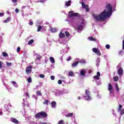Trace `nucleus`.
<instances>
[{"label": "nucleus", "instance_id": "5fc2aeb1", "mask_svg": "<svg viewBox=\"0 0 124 124\" xmlns=\"http://www.w3.org/2000/svg\"><path fill=\"white\" fill-rule=\"evenodd\" d=\"M62 80L59 79L58 80V84H59V85H62Z\"/></svg>", "mask_w": 124, "mask_h": 124}, {"label": "nucleus", "instance_id": "37998d69", "mask_svg": "<svg viewBox=\"0 0 124 124\" xmlns=\"http://www.w3.org/2000/svg\"><path fill=\"white\" fill-rule=\"evenodd\" d=\"M96 83L97 85H101V81L100 80H96Z\"/></svg>", "mask_w": 124, "mask_h": 124}, {"label": "nucleus", "instance_id": "6e6552de", "mask_svg": "<svg viewBox=\"0 0 124 124\" xmlns=\"http://www.w3.org/2000/svg\"><path fill=\"white\" fill-rule=\"evenodd\" d=\"M118 113H119L120 115L122 116L124 114V109L123 108V106L122 105H119V107L117 109Z\"/></svg>", "mask_w": 124, "mask_h": 124}, {"label": "nucleus", "instance_id": "2eb2a0df", "mask_svg": "<svg viewBox=\"0 0 124 124\" xmlns=\"http://www.w3.org/2000/svg\"><path fill=\"white\" fill-rule=\"evenodd\" d=\"M32 68V65L29 66L27 67V69L26 70V73L27 74H30L31 72V69Z\"/></svg>", "mask_w": 124, "mask_h": 124}, {"label": "nucleus", "instance_id": "13d9d810", "mask_svg": "<svg viewBox=\"0 0 124 124\" xmlns=\"http://www.w3.org/2000/svg\"><path fill=\"white\" fill-rule=\"evenodd\" d=\"M4 16V14L3 13H0V17H3Z\"/></svg>", "mask_w": 124, "mask_h": 124}, {"label": "nucleus", "instance_id": "3c124183", "mask_svg": "<svg viewBox=\"0 0 124 124\" xmlns=\"http://www.w3.org/2000/svg\"><path fill=\"white\" fill-rule=\"evenodd\" d=\"M39 84H40V85H38V86H36V89H38V88H40V87H41V86H42V83L40 82Z\"/></svg>", "mask_w": 124, "mask_h": 124}, {"label": "nucleus", "instance_id": "8fccbe9b", "mask_svg": "<svg viewBox=\"0 0 124 124\" xmlns=\"http://www.w3.org/2000/svg\"><path fill=\"white\" fill-rule=\"evenodd\" d=\"M39 77H40V78H45V75H44L43 74H40Z\"/></svg>", "mask_w": 124, "mask_h": 124}, {"label": "nucleus", "instance_id": "e2e57ef3", "mask_svg": "<svg viewBox=\"0 0 124 124\" xmlns=\"http://www.w3.org/2000/svg\"><path fill=\"white\" fill-rule=\"evenodd\" d=\"M112 114H113V115H114V116H116V113H115V110H114V109H112Z\"/></svg>", "mask_w": 124, "mask_h": 124}, {"label": "nucleus", "instance_id": "4c0bfd02", "mask_svg": "<svg viewBox=\"0 0 124 124\" xmlns=\"http://www.w3.org/2000/svg\"><path fill=\"white\" fill-rule=\"evenodd\" d=\"M27 80L28 83H31V78H28Z\"/></svg>", "mask_w": 124, "mask_h": 124}, {"label": "nucleus", "instance_id": "a18cd8bd", "mask_svg": "<svg viewBox=\"0 0 124 124\" xmlns=\"http://www.w3.org/2000/svg\"><path fill=\"white\" fill-rule=\"evenodd\" d=\"M29 25L30 26H32V25H33V22H32V20L31 19L30 20Z\"/></svg>", "mask_w": 124, "mask_h": 124}, {"label": "nucleus", "instance_id": "79ce46f5", "mask_svg": "<svg viewBox=\"0 0 124 124\" xmlns=\"http://www.w3.org/2000/svg\"><path fill=\"white\" fill-rule=\"evenodd\" d=\"M118 80L119 78L117 76L114 78V81H115V82H117V81H118Z\"/></svg>", "mask_w": 124, "mask_h": 124}, {"label": "nucleus", "instance_id": "4468645a", "mask_svg": "<svg viewBox=\"0 0 124 124\" xmlns=\"http://www.w3.org/2000/svg\"><path fill=\"white\" fill-rule=\"evenodd\" d=\"M117 73L120 77H122V76H123V73H124V70H123V68L122 67H120L119 68L117 71Z\"/></svg>", "mask_w": 124, "mask_h": 124}, {"label": "nucleus", "instance_id": "7c9ffc66", "mask_svg": "<svg viewBox=\"0 0 124 124\" xmlns=\"http://www.w3.org/2000/svg\"><path fill=\"white\" fill-rule=\"evenodd\" d=\"M10 20H11V17H8L6 20H5L3 21V23H8V22H10Z\"/></svg>", "mask_w": 124, "mask_h": 124}, {"label": "nucleus", "instance_id": "473e14b6", "mask_svg": "<svg viewBox=\"0 0 124 124\" xmlns=\"http://www.w3.org/2000/svg\"><path fill=\"white\" fill-rule=\"evenodd\" d=\"M42 28H43V27H42V26H40V25L38 26L37 31H40L42 30Z\"/></svg>", "mask_w": 124, "mask_h": 124}, {"label": "nucleus", "instance_id": "f3484780", "mask_svg": "<svg viewBox=\"0 0 124 124\" xmlns=\"http://www.w3.org/2000/svg\"><path fill=\"white\" fill-rule=\"evenodd\" d=\"M11 122H12V123H14V124H20V122L18 121L17 119L13 117L11 118Z\"/></svg>", "mask_w": 124, "mask_h": 124}, {"label": "nucleus", "instance_id": "9b49d317", "mask_svg": "<svg viewBox=\"0 0 124 124\" xmlns=\"http://www.w3.org/2000/svg\"><path fill=\"white\" fill-rule=\"evenodd\" d=\"M64 93V91L63 90H59L56 92L55 95L56 96H60Z\"/></svg>", "mask_w": 124, "mask_h": 124}, {"label": "nucleus", "instance_id": "49530a36", "mask_svg": "<svg viewBox=\"0 0 124 124\" xmlns=\"http://www.w3.org/2000/svg\"><path fill=\"white\" fill-rule=\"evenodd\" d=\"M25 119L27 121H29L30 119H31V116H25Z\"/></svg>", "mask_w": 124, "mask_h": 124}, {"label": "nucleus", "instance_id": "ddd939ff", "mask_svg": "<svg viewBox=\"0 0 124 124\" xmlns=\"http://www.w3.org/2000/svg\"><path fill=\"white\" fill-rule=\"evenodd\" d=\"M108 89V91L110 92V95H112V94H113L114 93V90H113V87L112 86L111 84H109Z\"/></svg>", "mask_w": 124, "mask_h": 124}, {"label": "nucleus", "instance_id": "69168bd1", "mask_svg": "<svg viewBox=\"0 0 124 124\" xmlns=\"http://www.w3.org/2000/svg\"><path fill=\"white\" fill-rule=\"evenodd\" d=\"M26 54H27V51L24 50L23 51V55H24V56H26Z\"/></svg>", "mask_w": 124, "mask_h": 124}, {"label": "nucleus", "instance_id": "cd10ccee", "mask_svg": "<svg viewBox=\"0 0 124 124\" xmlns=\"http://www.w3.org/2000/svg\"><path fill=\"white\" fill-rule=\"evenodd\" d=\"M56 103L55 101H52L51 102V107L52 108H56Z\"/></svg>", "mask_w": 124, "mask_h": 124}, {"label": "nucleus", "instance_id": "20e7f679", "mask_svg": "<svg viewBox=\"0 0 124 124\" xmlns=\"http://www.w3.org/2000/svg\"><path fill=\"white\" fill-rule=\"evenodd\" d=\"M46 117H47V113L44 111L40 112L35 115V119H42V118Z\"/></svg>", "mask_w": 124, "mask_h": 124}, {"label": "nucleus", "instance_id": "c03bdc74", "mask_svg": "<svg viewBox=\"0 0 124 124\" xmlns=\"http://www.w3.org/2000/svg\"><path fill=\"white\" fill-rule=\"evenodd\" d=\"M6 65H7V66H11V65H12V63L11 62H7Z\"/></svg>", "mask_w": 124, "mask_h": 124}, {"label": "nucleus", "instance_id": "58836bf2", "mask_svg": "<svg viewBox=\"0 0 124 124\" xmlns=\"http://www.w3.org/2000/svg\"><path fill=\"white\" fill-rule=\"evenodd\" d=\"M64 123V121H63V120H60V121L59 122V123H58V124H63Z\"/></svg>", "mask_w": 124, "mask_h": 124}, {"label": "nucleus", "instance_id": "338daca9", "mask_svg": "<svg viewBox=\"0 0 124 124\" xmlns=\"http://www.w3.org/2000/svg\"><path fill=\"white\" fill-rule=\"evenodd\" d=\"M50 67H51V68H55V66L54 65V64H51L50 65Z\"/></svg>", "mask_w": 124, "mask_h": 124}, {"label": "nucleus", "instance_id": "680f3d73", "mask_svg": "<svg viewBox=\"0 0 124 124\" xmlns=\"http://www.w3.org/2000/svg\"><path fill=\"white\" fill-rule=\"evenodd\" d=\"M44 62L45 63H47V62H48V59H45Z\"/></svg>", "mask_w": 124, "mask_h": 124}, {"label": "nucleus", "instance_id": "ea45409f", "mask_svg": "<svg viewBox=\"0 0 124 124\" xmlns=\"http://www.w3.org/2000/svg\"><path fill=\"white\" fill-rule=\"evenodd\" d=\"M2 55L4 56V57H8V54L6 53V52H2Z\"/></svg>", "mask_w": 124, "mask_h": 124}, {"label": "nucleus", "instance_id": "a19ab883", "mask_svg": "<svg viewBox=\"0 0 124 124\" xmlns=\"http://www.w3.org/2000/svg\"><path fill=\"white\" fill-rule=\"evenodd\" d=\"M45 1H47V0H40L38 2H42V3H45Z\"/></svg>", "mask_w": 124, "mask_h": 124}, {"label": "nucleus", "instance_id": "a211bd4d", "mask_svg": "<svg viewBox=\"0 0 124 124\" xmlns=\"http://www.w3.org/2000/svg\"><path fill=\"white\" fill-rule=\"evenodd\" d=\"M99 77H100V73L99 72H97V75L93 77V79L96 80V81L99 80Z\"/></svg>", "mask_w": 124, "mask_h": 124}, {"label": "nucleus", "instance_id": "f8f14e48", "mask_svg": "<svg viewBox=\"0 0 124 124\" xmlns=\"http://www.w3.org/2000/svg\"><path fill=\"white\" fill-rule=\"evenodd\" d=\"M76 61H78V63H81L82 64H86L87 63V61L85 59H82L81 60L77 58L76 59Z\"/></svg>", "mask_w": 124, "mask_h": 124}, {"label": "nucleus", "instance_id": "dca6fc26", "mask_svg": "<svg viewBox=\"0 0 124 124\" xmlns=\"http://www.w3.org/2000/svg\"><path fill=\"white\" fill-rule=\"evenodd\" d=\"M88 71V69H82L80 70V75L81 76H85L86 75V73H87V71Z\"/></svg>", "mask_w": 124, "mask_h": 124}, {"label": "nucleus", "instance_id": "6ab92c4d", "mask_svg": "<svg viewBox=\"0 0 124 124\" xmlns=\"http://www.w3.org/2000/svg\"><path fill=\"white\" fill-rule=\"evenodd\" d=\"M64 33H65V36L67 37L68 40H70L71 38L70 37H69V36H70V33H69L68 31H65V30H64Z\"/></svg>", "mask_w": 124, "mask_h": 124}, {"label": "nucleus", "instance_id": "0eeeda50", "mask_svg": "<svg viewBox=\"0 0 124 124\" xmlns=\"http://www.w3.org/2000/svg\"><path fill=\"white\" fill-rule=\"evenodd\" d=\"M34 56L36 57V59L35 60V62L36 64H38V62H40V60L42 59V57L38 53H35Z\"/></svg>", "mask_w": 124, "mask_h": 124}, {"label": "nucleus", "instance_id": "052dcab7", "mask_svg": "<svg viewBox=\"0 0 124 124\" xmlns=\"http://www.w3.org/2000/svg\"><path fill=\"white\" fill-rule=\"evenodd\" d=\"M50 79H51V80H55V76H52L50 77Z\"/></svg>", "mask_w": 124, "mask_h": 124}, {"label": "nucleus", "instance_id": "bf43d9fd", "mask_svg": "<svg viewBox=\"0 0 124 124\" xmlns=\"http://www.w3.org/2000/svg\"><path fill=\"white\" fill-rule=\"evenodd\" d=\"M15 11L16 13H19V9H18L17 8H16Z\"/></svg>", "mask_w": 124, "mask_h": 124}, {"label": "nucleus", "instance_id": "72a5a7b5", "mask_svg": "<svg viewBox=\"0 0 124 124\" xmlns=\"http://www.w3.org/2000/svg\"><path fill=\"white\" fill-rule=\"evenodd\" d=\"M43 104L45 105H48V104H49V101L48 100H45L43 102Z\"/></svg>", "mask_w": 124, "mask_h": 124}, {"label": "nucleus", "instance_id": "c85d7f7f", "mask_svg": "<svg viewBox=\"0 0 124 124\" xmlns=\"http://www.w3.org/2000/svg\"><path fill=\"white\" fill-rule=\"evenodd\" d=\"M49 60L51 63H55V59L53 57H50Z\"/></svg>", "mask_w": 124, "mask_h": 124}, {"label": "nucleus", "instance_id": "4be33fe9", "mask_svg": "<svg viewBox=\"0 0 124 124\" xmlns=\"http://www.w3.org/2000/svg\"><path fill=\"white\" fill-rule=\"evenodd\" d=\"M49 31H51V32H57V31H58V29L57 28L50 27Z\"/></svg>", "mask_w": 124, "mask_h": 124}, {"label": "nucleus", "instance_id": "603ef678", "mask_svg": "<svg viewBox=\"0 0 124 124\" xmlns=\"http://www.w3.org/2000/svg\"><path fill=\"white\" fill-rule=\"evenodd\" d=\"M20 50H21V48L20 46H18L16 49L17 53H19V52H20Z\"/></svg>", "mask_w": 124, "mask_h": 124}, {"label": "nucleus", "instance_id": "c9c22d12", "mask_svg": "<svg viewBox=\"0 0 124 124\" xmlns=\"http://www.w3.org/2000/svg\"><path fill=\"white\" fill-rule=\"evenodd\" d=\"M32 43H33V39L30 40L28 42L29 45H31Z\"/></svg>", "mask_w": 124, "mask_h": 124}, {"label": "nucleus", "instance_id": "1a4fd4ad", "mask_svg": "<svg viewBox=\"0 0 124 124\" xmlns=\"http://www.w3.org/2000/svg\"><path fill=\"white\" fill-rule=\"evenodd\" d=\"M92 51L93 52V53L96 54V55H97L99 57L101 56V53L100 52V51H99V49H97V48L94 47L93 48Z\"/></svg>", "mask_w": 124, "mask_h": 124}, {"label": "nucleus", "instance_id": "f257e3e1", "mask_svg": "<svg viewBox=\"0 0 124 124\" xmlns=\"http://www.w3.org/2000/svg\"><path fill=\"white\" fill-rule=\"evenodd\" d=\"M69 14L70 23L72 26L75 27V28H77L78 32H81V31H83V29H84L85 20L82 19L79 21L78 19H77V17L79 16V14L75 13L73 11H70Z\"/></svg>", "mask_w": 124, "mask_h": 124}, {"label": "nucleus", "instance_id": "de8ad7c7", "mask_svg": "<svg viewBox=\"0 0 124 124\" xmlns=\"http://www.w3.org/2000/svg\"><path fill=\"white\" fill-rule=\"evenodd\" d=\"M85 9L87 12H89V11H90V8H89V6H87Z\"/></svg>", "mask_w": 124, "mask_h": 124}, {"label": "nucleus", "instance_id": "aec40b11", "mask_svg": "<svg viewBox=\"0 0 124 124\" xmlns=\"http://www.w3.org/2000/svg\"><path fill=\"white\" fill-rule=\"evenodd\" d=\"M10 107H11V105H5V111H6L7 112H10Z\"/></svg>", "mask_w": 124, "mask_h": 124}, {"label": "nucleus", "instance_id": "864d4df0", "mask_svg": "<svg viewBox=\"0 0 124 124\" xmlns=\"http://www.w3.org/2000/svg\"><path fill=\"white\" fill-rule=\"evenodd\" d=\"M32 97L33 98H35L36 100H37V96H36V95H32Z\"/></svg>", "mask_w": 124, "mask_h": 124}, {"label": "nucleus", "instance_id": "774afa93", "mask_svg": "<svg viewBox=\"0 0 124 124\" xmlns=\"http://www.w3.org/2000/svg\"><path fill=\"white\" fill-rule=\"evenodd\" d=\"M3 114L2 111L0 110V116H2Z\"/></svg>", "mask_w": 124, "mask_h": 124}, {"label": "nucleus", "instance_id": "423d86ee", "mask_svg": "<svg viewBox=\"0 0 124 124\" xmlns=\"http://www.w3.org/2000/svg\"><path fill=\"white\" fill-rule=\"evenodd\" d=\"M24 96H26V98L23 99V101L22 103L23 105H24V106H27V107H29V106H30V105H29V102L27 101V99H28V97H29V93H26Z\"/></svg>", "mask_w": 124, "mask_h": 124}, {"label": "nucleus", "instance_id": "4d7b16f0", "mask_svg": "<svg viewBox=\"0 0 124 124\" xmlns=\"http://www.w3.org/2000/svg\"><path fill=\"white\" fill-rule=\"evenodd\" d=\"M106 49H110V45H106Z\"/></svg>", "mask_w": 124, "mask_h": 124}, {"label": "nucleus", "instance_id": "393cba45", "mask_svg": "<svg viewBox=\"0 0 124 124\" xmlns=\"http://www.w3.org/2000/svg\"><path fill=\"white\" fill-rule=\"evenodd\" d=\"M71 3H72L71 0H70L68 1H65V5L66 6H70V5H71Z\"/></svg>", "mask_w": 124, "mask_h": 124}, {"label": "nucleus", "instance_id": "39448f33", "mask_svg": "<svg viewBox=\"0 0 124 124\" xmlns=\"http://www.w3.org/2000/svg\"><path fill=\"white\" fill-rule=\"evenodd\" d=\"M85 100L87 101H91L92 100V97L91 96V93L88 90H86L85 95L84 96Z\"/></svg>", "mask_w": 124, "mask_h": 124}, {"label": "nucleus", "instance_id": "0e129e2a", "mask_svg": "<svg viewBox=\"0 0 124 124\" xmlns=\"http://www.w3.org/2000/svg\"><path fill=\"white\" fill-rule=\"evenodd\" d=\"M12 0L14 3H16V2L18 1L17 0Z\"/></svg>", "mask_w": 124, "mask_h": 124}, {"label": "nucleus", "instance_id": "6e6d98bb", "mask_svg": "<svg viewBox=\"0 0 124 124\" xmlns=\"http://www.w3.org/2000/svg\"><path fill=\"white\" fill-rule=\"evenodd\" d=\"M1 68H2V62L0 61V69H1Z\"/></svg>", "mask_w": 124, "mask_h": 124}, {"label": "nucleus", "instance_id": "f03ea898", "mask_svg": "<svg viewBox=\"0 0 124 124\" xmlns=\"http://www.w3.org/2000/svg\"><path fill=\"white\" fill-rule=\"evenodd\" d=\"M112 13V5L108 4L106 10H104L100 15L93 14H92V16L95 22H101L102 21H105L107 18L110 17Z\"/></svg>", "mask_w": 124, "mask_h": 124}, {"label": "nucleus", "instance_id": "5701e85b", "mask_svg": "<svg viewBox=\"0 0 124 124\" xmlns=\"http://www.w3.org/2000/svg\"><path fill=\"white\" fill-rule=\"evenodd\" d=\"M75 61H76V62H74L72 65V66L73 67H76V66H77V65H78L79 63L78 60H76V59H75Z\"/></svg>", "mask_w": 124, "mask_h": 124}, {"label": "nucleus", "instance_id": "09e8293b", "mask_svg": "<svg viewBox=\"0 0 124 124\" xmlns=\"http://www.w3.org/2000/svg\"><path fill=\"white\" fill-rule=\"evenodd\" d=\"M71 57L69 56L67 59H66V61L67 62H69V61H71Z\"/></svg>", "mask_w": 124, "mask_h": 124}, {"label": "nucleus", "instance_id": "f704fd0d", "mask_svg": "<svg viewBox=\"0 0 124 124\" xmlns=\"http://www.w3.org/2000/svg\"><path fill=\"white\" fill-rule=\"evenodd\" d=\"M36 94L39 96H41L42 95V93H41V92L40 91H37Z\"/></svg>", "mask_w": 124, "mask_h": 124}, {"label": "nucleus", "instance_id": "9d476101", "mask_svg": "<svg viewBox=\"0 0 124 124\" xmlns=\"http://www.w3.org/2000/svg\"><path fill=\"white\" fill-rule=\"evenodd\" d=\"M64 113L65 114H63V115L66 117V118H70L73 116V113H69L67 110H65Z\"/></svg>", "mask_w": 124, "mask_h": 124}, {"label": "nucleus", "instance_id": "7ed1b4c3", "mask_svg": "<svg viewBox=\"0 0 124 124\" xmlns=\"http://www.w3.org/2000/svg\"><path fill=\"white\" fill-rule=\"evenodd\" d=\"M59 39L58 41L59 43L63 44V45H65L66 44V41L63 40L62 38L65 37V34H64V29H62L61 30L60 33L59 34Z\"/></svg>", "mask_w": 124, "mask_h": 124}, {"label": "nucleus", "instance_id": "2f4dec72", "mask_svg": "<svg viewBox=\"0 0 124 124\" xmlns=\"http://www.w3.org/2000/svg\"><path fill=\"white\" fill-rule=\"evenodd\" d=\"M81 5H82V8H83V9H85V8H86L87 6H88V5L85 4V3H84V2H81Z\"/></svg>", "mask_w": 124, "mask_h": 124}, {"label": "nucleus", "instance_id": "b1692460", "mask_svg": "<svg viewBox=\"0 0 124 124\" xmlns=\"http://www.w3.org/2000/svg\"><path fill=\"white\" fill-rule=\"evenodd\" d=\"M11 83L12 84V85H13L14 87H15V88H18V84L17 83V82L14 81H11Z\"/></svg>", "mask_w": 124, "mask_h": 124}, {"label": "nucleus", "instance_id": "c756f323", "mask_svg": "<svg viewBox=\"0 0 124 124\" xmlns=\"http://www.w3.org/2000/svg\"><path fill=\"white\" fill-rule=\"evenodd\" d=\"M68 75L71 76V77H74V73L72 71H70L68 73Z\"/></svg>", "mask_w": 124, "mask_h": 124}, {"label": "nucleus", "instance_id": "a878e982", "mask_svg": "<svg viewBox=\"0 0 124 124\" xmlns=\"http://www.w3.org/2000/svg\"><path fill=\"white\" fill-rule=\"evenodd\" d=\"M96 62V66H97V67H98V66H99V63L100 62V59L99 58V57L97 58Z\"/></svg>", "mask_w": 124, "mask_h": 124}, {"label": "nucleus", "instance_id": "e433bc0d", "mask_svg": "<svg viewBox=\"0 0 124 124\" xmlns=\"http://www.w3.org/2000/svg\"><path fill=\"white\" fill-rule=\"evenodd\" d=\"M115 88L116 89V90L117 91V92H119V85H118V83H116L115 84Z\"/></svg>", "mask_w": 124, "mask_h": 124}, {"label": "nucleus", "instance_id": "412c9836", "mask_svg": "<svg viewBox=\"0 0 124 124\" xmlns=\"http://www.w3.org/2000/svg\"><path fill=\"white\" fill-rule=\"evenodd\" d=\"M69 50V47L67 45H66V48L62 50V53H64V54L67 53L68 51Z\"/></svg>", "mask_w": 124, "mask_h": 124}, {"label": "nucleus", "instance_id": "bb28decb", "mask_svg": "<svg viewBox=\"0 0 124 124\" xmlns=\"http://www.w3.org/2000/svg\"><path fill=\"white\" fill-rule=\"evenodd\" d=\"M89 40H90V41H97V40L93 37H88Z\"/></svg>", "mask_w": 124, "mask_h": 124}]
</instances>
